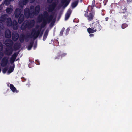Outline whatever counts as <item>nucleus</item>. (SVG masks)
Masks as SVG:
<instances>
[{"mask_svg":"<svg viewBox=\"0 0 132 132\" xmlns=\"http://www.w3.org/2000/svg\"><path fill=\"white\" fill-rule=\"evenodd\" d=\"M40 30H36V31H33L31 35L32 37H33L34 38L37 37L39 35V33Z\"/></svg>","mask_w":132,"mask_h":132,"instance_id":"obj_1","label":"nucleus"},{"mask_svg":"<svg viewBox=\"0 0 132 132\" xmlns=\"http://www.w3.org/2000/svg\"><path fill=\"white\" fill-rule=\"evenodd\" d=\"M7 60L6 58L3 59L1 63V65L3 66H5L7 64Z\"/></svg>","mask_w":132,"mask_h":132,"instance_id":"obj_2","label":"nucleus"},{"mask_svg":"<svg viewBox=\"0 0 132 132\" xmlns=\"http://www.w3.org/2000/svg\"><path fill=\"white\" fill-rule=\"evenodd\" d=\"M92 28H89L87 29V31L89 33H93L95 32L96 31V29H94V28L92 27Z\"/></svg>","mask_w":132,"mask_h":132,"instance_id":"obj_3","label":"nucleus"},{"mask_svg":"<svg viewBox=\"0 0 132 132\" xmlns=\"http://www.w3.org/2000/svg\"><path fill=\"white\" fill-rule=\"evenodd\" d=\"M5 36L7 38H9L11 37V34L9 30H6L5 32Z\"/></svg>","mask_w":132,"mask_h":132,"instance_id":"obj_4","label":"nucleus"},{"mask_svg":"<svg viewBox=\"0 0 132 132\" xmlns=\"http://www.w3.org/2000/svg\"><path fill=\"white\" fill-rule=\"evenodd\" d=\"M21 11L19 9H16L15 11V15L16 17L18 18L19 15L21 13Z\"/></svg>","mask_w":132,"mask_h":132,"instance_id":"obj_5","label":"nucleus"},{"mask_svg":"<svg viewBox=\"0 0 132 132\" xmlns=\"http://www.w3.org/2000/svg\"><path fill=\"white\" fill-rule=\"evenodd\" d=\"M16 56L17 55L16 54H14L13 55L10 60V62L11 63H13L14 62L16 58Z\"/></svg>","mask_w":132,"mask_h":132,"instance_id":"obj_6","label":"nucleus"},{"mask_svg":"<svg viewBox=\"0 0 132 132\" xmlns=\"http://www.w3.org/2000/svg\"><path fill=\"white\" fill-rule=\"evenodd\" d=\"M10 87L11 90L14 92H18V91L16 89L14 86L12 85H10Z\"/></svg>","mask_w":132,"mask_h":132,"instance_id":"obj_7","label":"nucleus"},{"mask_svg":"<svg viewBox=\"0 0 132 132\" xmlns=\"http://www.w3.org/2000/svg\"><path fill=\"white\" fill-rule=\"evenodd\" d=\"M6 22L7 25L9 26H12V23L11 19L10 18H8L6 19Z\"/></svg>","mask_w":132,"mask_h":132,"instance_id":"obj_8","label":"nucleus"},{"mask_svg":"<svg viewBox=\"0 0 132 132\" xmlns=\"http://www.w3.org/2000/svg\"><path fill=\"white\" fill-rule=\"evenodd\" d=\"M71 13V12L70 10H69L65 15V20H67L69 18L70 15Z\"/></svg>","mask_w":132,"mask_h":132,"instance_id":"obj_9","label":"nucleus"},{"mask_svg":"<svg viewBox=\"0 0 132 132\" xmlns=\"http://www.w3.org/2000/svg\"><path fill=\"white\" fill-rule=\"evenodd\" d=\"M24 16L23 15H21L19 19L18 22L19 23H21L23 21Z\"/></svg>","mask_w":132,"mask_h":132,"instance_id":"obj_10","label":"nucleus"},{"mask_svg":"<svg viewBox=\"0 0 132 132\" xmlns=\"http://www.w3.org/2000/svg\"><path fill=\"white\" fill-rule=\"evenodd\" d=\"M126 9L125 7H123L120 9V12L121 13H124L126 11Z\"/></svg>","mask_w":132,"mask_h":132,"instance_id":"obj_11","label":"nucleus"},{"mask_svg":"<svg viewBox=\"0 0 132 132\" xmlns=\"http://www.w3.org/2000/svg\"><path fill=\"white\" fill-rule=\"evenodd\" d=\"M18 37V35L16 34L15 36L13 35L12 37L14 41L16 40Z\"/></svg>","mask_w":132,"mask_h":132,"instance_id":"obj_12","label":"nucleus"},{"mask_svg":"<svg viewBox=\"0 0 132 132\" xmlns=\"http://www.w3.org/2000/svg\"><path fill=\"white\" fill-rule=\"evenodd\" d=\"M13 28L14 29H16L17 28V23L16 21H14L13 24Z\"/></svg>","mask_w":132,"mask_h":132,"instance_id":"obj_13","label":"nucleus"},{"mask_svg":"<svg viewBox=\"0 0 132 132\" xmlns=\"http://www.w3.org/2000/svg\"><path fill=\"white\" fill-rule=\"evenodd\" d=\"M6 16L5 15L4 16L0 17V24L2 22H3V20L4 19H5V17L6 18Z\"/></svg>","mask_w":132,"mask_h":132,"instance_id":"obj_14","label":"nucleus"},{"mask_svg":"<svg viewBox=\"0 0 132 132\" xmlns=\"http://www.w3.org/2000/svg\"><path fill=\"white\" fill-rule=\"evenodd\" d=\"M90 14V15H89L88 16V19L89 20H91L93 18L94 14H91V13Z\"/></svg>","mask_w":132,"mask_h":132,"instance_id":"obj_15","label":"nucleus"},{"mask_svg":"<svg viewBox=\"0 0 132 132\" xmlns=\"http://www.w3.org/2000/svg\"><path fill=\"white\" fill-rule=\"evenodd\" d=\"M13 9L12 8H8L6 9V11L7 13H10L12 11Z\"/></svg>","mask_w":132,"mask_h":132,"instance_id":"obj_16","label":"nucleus"},{"mask_svg":"<svg viewBox=\"0 0 132 132\" xmlns=\"http://www.w3.org/2000/svg\"><path fill=\"white\" fill-rule=\"evenodd\" d=\"M78 2L77 1H76L74 3H73L72 4V7L74 8L77 5Z\"/></svg>","mask_w":132,"mask_h":132,"instance_id":"obj_17","label":"nucleus"},{"mask_svg":"<svg viewBox=\"0 0 132 132\" xmlns=\"http://www.w3.org/2000/svg\"><path fill=\"white\" fill-rule=\"evenodd\" d=\"M40 10V7L39 6H37L36 7L35 9V11H36L38 13Z\"/></svg>","mask_w":132,"mask_h":132,"instance_id":"obj_18","label":"nucleus"},{"mask_svg":"<svg viewBox=\"0 0 132 132\" xmlns=\"http://www.w3.org/2000/svg\"><path fill=\"white\" fill-rule=\"evenodd\" d=\"M13 70V69H9V70L8 71V73L10 74L12 72Z\"/></svg>","mask_w":132,"mask_h":132,"instance_id":"obj_19","label":"nucleus"},{"mask_svg":"<svg viewBox=\"0 0 132 132\" xmlns=\"http://www.w3.org/2000/svg\"><path fill=\"white\" fill-rule=\"evenodd\" d=\"M47 32H46L45 34V35L44 36V38H43V40H44V39H45L46 38L47 35Z\"/></svg>","mask_w":132,"mask_h":132,"instance_id":"obj_20","label":"nucleus"},{"mask_svg":"<svg viewBox=\"0 0 132 132\" xmlns=\"http://www.w3.org/2000/svg\"><path fill=\"white\" fill-rule=\"evenodd\" d=\"M127 25L126 24H123L122 26V28H124L125 27H127Z\"/></svg>","mask_w":132,"mask_h":132,"instance_id":"obj_21","label":"nucleus"},{"mask_svg":"<svg viewBox=\"0 0 132 132\" xmlns=\"http://www.w3.org/2000/svg\"><path fill=\"white\" fill-rule=\"evenodd\" d=\"M32 47V46L31 45H30L28 47V50H30L31 49Z\"/></svg>","mask_w":132,"mask_h":132,"instance_id":"obj_22","label":"nucleus"},{"mask_svg":"<svg viewBox=\"0 0 132 132\" xmlns=\"http://www.w3.org/2000/svg\"><path fill=\"white\" fill-rule=\"evenodd\" d=\"M2 49V45L1 43H0V51H1Z\"/></svg>","mask_w":132,"mask_h":132,"instance_id":"obj_23","label":"nucleus"},{"mask_svg":"<svg viewBox=\"0 0 132 132\" xmlns=\"http://www.w3.org/2000/svg\"><path fill=\"white\" fill-rule=\"evenodd\" d=\"M64 30V29H63V30H62L61 32H60V34H61V35L62 34V33H63V30Z\"/></svg>","mask_w":132,"mask_h":132,"instance_id":"obj_24","label":"nucleus"},{"mask_svg":"<svg viewBox=\"0 0 132 132\" xmlns=\"http://www.w3.org/2000/svg\"><path fill=\"white\" fill-rule=\"evenodd\" d=\"M54 8V6H53L52 7V9H51L50 10H49L50 11H51L52 9H53Z\"/></svg>","mask_w":132,"mask_h":132,"instance_id":"obj_25","label":"nucleus"},{"mask_svg":"<svg viewBox=\"0 0 132 132\" xmlns=\"http://www.w3.org/2000/svg\"><path fill=\"white\" fill-rule=\"evenodd\" d=\"M2 56V54L0 53V59L1 58Z\"/></svg>","mask_w":132,"mask_h":132,"instance_id":"obj_26","label":"nucleus"},{"mask_svg":"<svg viewBox=\"0 0 132 132\" xmlns=\"http://www.w3.org/2000/svg\"><path fill=\"white\" fill-rule=\"evenodd\" d=\"M28 0H24V1L25 2L27 3L28 2Z\"/></svg>","mask_w":132,"mask_h":132,"instance_id":"obj_27","label":"nucleus"},{"mask_svg":"<svg viewBox=\"0 0 132 132\" xmlns=\"http://www.w3.org/2000/svg\"><path fill=\"white\" fill-rule=\"evenodd\" d=\"M91 37V36H93V34H90V35H89Z\"/></svg>","mask_w":132,"mask_h":132,"instance_id":"obj_28","label":"nucleus"},{"mask_svg":"<svg viewBox=\"0 0 132 132\" xmlns=\"http://www.w3.org/2000/svg\"><path fill=\"white\" fill-rule=\"evenodd\" d=\"M5 72H6L5 71H4V70H3V73H5Z\"/></svg>","mask_w":132,"mask_h":132,"instance_id":"obj_29","label":"nucleus"},{"mask_svg":"<svg viewBox=\"0 0 132 132\" xmlns=\"http://www.w3.org/2000/svg\"><path fill=\"white\" fill-rule=\"evenodd\" d=\"M27 14V13H25V15L26 16V17H27V18H28V17L26 16Z\"/></svg>","mask_w":132,"mask_h":132,"instance_id":"obj_30","label":"nucleus"},{"mask_svg":"<svg viewBox=\"0 0 132 132\" xmlns=\"http://www.w3.org/2000/svg\"><path fill=\"white\" fill-rule=\"evenodd\" d=\"M34 1V0H30V2H32Z\"/></svg>","mask_w":132,"mask_h":132,"instance_id":"obj_31","label":"nucleus"},{"mask_svg":"<svg viewBox=\"0 0 132 132\" xmlns=\"http://www.w3.org/2000/svg\"><path fill=\"white\" fill-rule=\"evenodd\" d=\"M20 40L21 41V42L22 41V40L21 39V38H20Z\"/></svg>","mask_w":132,"mask_h":132,"instance_id":"obj_32","label":"nucleus"},{"mask_svg":"<svg viewBox=\"0 0 132 132\" xmlns=\"http://www.w3.org/2000/svg\"><path fill=\"white\" fill-rule=\"evenodd\" d=\"M107 20V18H106V20Z\"/></svg>","mask_w":132,"mask_h":132,"instance_id":"obj_33","label":"nucleus"},{"mask_svg":"<svg viewBox=\"0 0 132 132\" xmlns=\"http://www.w3.org/2000/svg\"><path fill=\"white\" fill-rule=\"evenodd\" d=\"M95 27H96L95 26H94V27L95 28Z\"/></svg>","mask_w":132,"mask_h":132,"instance_id":"obj_34","label":"nucleus"},{"mask_svg":"<svg viewBox=\"0 0 132 132\" xmlns=\"http://www.w3.org/2000/svg\"><path fill=\"white\" fill-rule=\"evenodd\" d=\"M86 13H85V15H86Z\"/></svg>","mask_w":132,"mask_h":132,"instance_id":"obj_35","label":"nucleus"},{"mask_svg":"<svg viewBox=\"0 0 132 132\" xmlns=\"http://www.w3.org/2000/svg\"><path fill=\"white\" fill-rule=\"evenodd\" d=\"M11 42V41H10V43Z\"/></svg>","mask_w":132,"mask_h":132,"instance_id":"obj_36","label":"nucleus"},{"mask_svg":"<svg viewBox=\"0 0 132 132\" xmlns=\"http://www.w3.org/2000/svg\"><path fill=\"white\" fill-rule=\"evenodd\" d=\"M23 39H24V38H23V40H23Z\"/></svg>","mask_w":132,"mask_h":132,"instance_id":"obj_37","label":"nucleus"},{"mask_svg":"<svg viewBox=\"0 0 132 132\" xmlns=\"http://www.w3.org/2000/svg\"><path fill=\"white\" fill-rule=\"evenodd\" d=\"M0 28H1V27L0 26Z\"/></svg>","mask_w":132,"mask_h":132,"instance_id":"obj_38","label":"nucleus"},{"mask_svg":"<svg viewBox=\"0 0 132 132\" xmlns=\"http://www.w3.org/2000/svg\"><path fill=\"white\" fill-rule=\"evenodd\" d=\"M23 26L22 25V27H23Z\"/></svg>","mask_w":132,"mask_h":132,"instance_id":"obj_39","label":"nucleus"},{"mask_svg":"<svg viewBox=\"0 0 132 132\" xmlns=\"http://www.w3.org/2000/svg\"><path fill=\"white\" fill-rule=\"evenodd\" d=\"M2 1V0H0V1Z\"/></svg>","mask_w":132,"mask_h":132,"instance_id":"obj_40","label":"nucleus"}]
</instances>
